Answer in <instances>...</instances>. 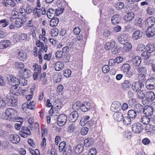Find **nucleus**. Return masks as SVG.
Returning a JSON list of instances; mask_svg holds the SVG:
<instances>
[{
    "instance_id": "f257e3e1",
    "label": "nucleus",
    "mask_w": 155,
    "mask_h": 155,
    "mask_svg": "<svg viewBox=\"0 0 155 155\" xmlns=\"http://www.w3.org/2000/svg\"><path fill=\"white\" fill-rule=\"evenodd\" d=\"M59 150L60 152H63V155H71L72 153V147L70 145L66 144L65 141L61 142L59 145Z\"/></svg>"
},
{
    "instance_id": "f03ea898",
    "label": "nucleus",
    "mask_w": 155,
    "mask_h": 155,
    "mask_svg": "<svg viewBox=\"0 0 155 155\" xmlns=\"http://www.w3.org/2000/svg\"><path fill=\"white\" fill-rule=\"evenodd\" d=\"M5 114L8 118L12 120L18 117V112L12 108H7L5 110Z\"/></svg>"
},
{
    "instance_id": "7ed1b4c3",
    "label": "nucleus",
    "mask_w": 155,
    "mask_h": 155,
    "mask_svg": "<svg viewBox=\"0 0 155 155\" xmlns=\"http://www.w3.org/2000/svg\"><path fill=\"white\" fill-rule=\"evenodd\" d=\"M46 13L45 9L44 7L38 8L35 7L33 8V14L35 18L41 17V15H45Z\"/></svg>"
},
{
    "instance_id": "20e7f679",
    "label": "nucleus",
    "mask_w": 155,
    "mask_h": 155,
    "mask_svg": "<svg viewBox=\"0 0 155 155\" xmlns=\"http://www.w3.org/2000/svg\"><path fill=\"white\" fill-rule=\"evenodd\" d=\"M7 81L8 83L12 86H18L19 80L18 78L13 76L12 75H7Z\"/></svg>"
},
{
    "instance_id": "39448f33",
    "label": "nucleus",
    "mask_w": 155,
    "mask_h": 155,
    "mask_svg": "<svg viewBox=\"0 0 155 155\" xmlns=\"http://www.w3.org/2000/svg\"><path fill=\"white\" fill-rule=\"evenodd\" d=\"M132 129L134 133L139 134L143 131V127L141 123L137 122L132 125Z\"/></svg>"
},
{
    "instance_id": "423d86ee",
    "label": "nucleus",
    "mask_w": 155,
    "mask_h": 155,
    "mask_svg": "<svg viewBox=\"0 0 155 155\" xmlns=\"http://www.w3.org/2000/svg\"><path fill=\"white\" fill-rule=\"evenodd\" d=\"M63 0H58L56 2V5L58 8L56 9L55 15L58 16L62 13L64 8L63 5Z\"/></svg>"
},
{
    "instance_id": "0eeeda50",
    "label": "nucleus",
    "mask_w": 155,
    "mask_h": 155,
    "mask_svg": "<svg viewBox=\"0 0 155 155\" xmlns=\"http://www.w3.org/2000/svg\"><path fill=\"white\" fill-rule=\"evenodd\" d=\"M67 119L68 118L66 114H60L57 118V123L58 125L60 127L64 126L65 124Z\"/></svg>"
},
{
    "instance_id": "6e6552de",
    "label": "nucleus",
    "mask_w": 155,
    "mask_h": 155,
    "mask_svg": "<svg viewBox=\"0 0 155 155\" xmlns=\"http://www.w3.org/2000/svg\"><path fill=\"white\" fill-rule=\"evenodd\" d=\"M144 86L143 83L140 81L134 82L132 85V88L135 92L140 91L143 92V91L141 90V89Z\"/></svg>"
},
{
    "instance_id": "1a4fd4ad",
    "label": "nucleus",
    "mask_w": 155,
    "mask_h": 155,
    "mask_svg": "<svg viewBox=\"0 0 155 155\" xmlns=\"http://www.w3.org/2000/svg\"><path fill=\"white\" fill-rule=\"evenodd\" d=\"M122 108V105L118 101L113 102L110 107V110L113 112H119Z\"/></svg>"
},
{
    "instance_id": "9d476101",
    "label": "nucleus",
    "mask_w": 155,
    "mask_h": 155,
    "mask_svg": "<svg viewBox=\"0 0 155 155\" xmlns=\"http://www.w3.org/2000/svg\"><path fill=\"white\" fill-rule=\"evenodd\" d=\"M146 86L150 90L155 88V78H150L147 79L146 82Z\"/></svg>"
},
{
    "instance_id": "9b49d317",
    "label": "nucleus",
    "mask_w": 155,
    "mask_h": 155,
    "mask_svg": "<svg viewBox=\"0 0 155 155\" xmlns=\"http://www.w3.org/2000/svg\"><path fill=\"white\" fill-rule=\"evenodd\" d=\"M33 7L30 5L28 4L27 5L25 8H22L20 13L22 15L25 16V14L29 15L33 12Z\"/></svg>"
},
{
    "instance_id": "f8f14e48",
    "label": "nucleus",
    "mask_w": 155,
    "mask_h": 155,
    "mask_svg": "<svg viewBox=\"0 0 155 155\" xmlns=\"http://www.w3.org/2000/svg\"><path fill=\"white\" fill-rule=\"evenodd\" d=\"M79 117L78 113L76 111L72 112L68 117L69 121L71 122H75Z\"/></svg>"
},
{
    "instance_id": "ddd939ff",
    "label": "nucleus",
    "mask_w": 155,
    "mask_h": 155,
    "mask_svg": "<svg viewBox=\"0 0 155 155\" xmlns=\"http://www.w3.org/2000/svg\"><path fill=\"white\" fill-rule=\"evenodd\" d=\"M92 108V106L90 103L85 101L81 104V111L83 112H86L90 110Z\"/></svg>"
},
{
    "instance_id": "4468645a",
    "label": "nucleus",
    "mask_w": 155,
    "mask_h": 155,
    "mask_svg": "<svg viewBox=\"0 0 155 155\" xmlns=\"http://www.w3.org/2000/svg\"><path fill=\"white\" fill-rule=\"evenodd\" d=\"M128 35L123 33L120 35L118 37V41L121 44H124L126 42L128 41Z\"/></svg>"
},
{
    "instance_id": "2eb2a0df",
    "label": "nucleus",
    "mask_w": 155,
    "mask_h": 155,
    "mask_svg": "<svg viewBox=\"0 0 155 155\" xmlns=\"http://www.w3.org/2000/svg\"><path fill=\"white\" fill-rule=\"evenodd\" d=\"M141 59L140 57L139 56H136L134 57L132 61V63L133 67H135V68H138L140 66V65L141 62Z\"/></svg>"
},
{
    "instance_id": "dca6fc26",
    "label": "nucleus",
    "mask_w": 155,
    "mask_h": 155,
    "mask_svg": "<svg viewBox=\"0 0 155 155\" xmlns=\"http://www.w3.org/2000/svg\"><path fill=\"white\" fill-rule=\"evenodd\" d=\"M155 24V18L153 16L148 18L146 20L145 25L148 27H152Z\"/></svg>"
},
{
    "instance_id": "f3484780",
    "label": "nucleus",
    "mask_w": 155,
    "mask_h": 155,
    "mask_svg": "<svg viewBox=\"0 0 155 155\" xmlns=\"http://www.w3.org/2000/svg\"><path fill=\"white\" fill-rule=\"evenodd\" d=\"M143 112L146 116H150L153 114V110L150 106H145L143 109Z\"/></svg>"
},
{
    "instance_id": "a211bd4d",
    "label": "nucleus",
    "mask_w": 155,
    "mask_h": 155,
    "mask_svg": "<svg viewBox=\"0 0 155 155\" xmlns=\"http://www.w3.org/2000/svg\"><path fill=\"white\" fill-rule=\"evenodd\" d=\"M155 98V95L153 91H150L147 92L145 98L148 102L152 101Z\"/></svg>"
},
{
    "instance_id": "6ab92c4d",
    "label": "nucleus",
    "mask_w": 155,
    "mask_h": 155,
    "mask_svg": "<svg viewBox=\"0 0 155 155\" xmlns=\"http://www.w3.org/2000/svg\"><path fill=\"white\" fill-rule=\"evenodd\" d=\"M94 143V140L92 138L89 137L86 139L84 140V144L86 147H90L92 146Z\"/></svg>"
},
{
    "instance_id": "aec40b11",
    "label": "nucleus",
    "mask_w": 155,
    "mask_h": 155,
    "mask_svg": "<svg viewBox=\"0 0 155 155\" xmlns=\"http://www.w3.org/2000/svg\"><path fill=\"white\" fill-rule=\"evenodd\" d=\"M11 45V43L8 40H4L0 42V49H3L7 48Z\"/></svg>"
},
{
    "instance_id": "412c9836",
    "label": "nucleus",
    "mask_w": 155,
    "mask_h": 155,
    "mask_svg": "<svg viewBox=\"0 0 155 155\" xmlns=\"http://www.w3.org/2000/svg\"><path fill=\"white\" fill-rule=\"evenodd\" d=\"M146 35L149 37H151L155 34V28L152 27H149L146 31Z\"/></svg>"
},
{
    "instance_id": "4be33fe9",
    "label": "nucleus",
    "mask_w": 155,
    "mask_h": 155,
    "mask_svg": "<svg viewBox=\"0 0 155 155\" xmlns=\"http://www.w3.org/2000/svg\"><path fill=\"white\" fill-rule=\"evenodd\" d=\"M131 85L130 81L128 80H125L122 84L121 87L124 90H127L129 89Z\"/></svg>"
},
{
    "instance_id": "5701e85b",
    "label": "nucleus",
    "mask_w": 155,
    "mask_h": 155,
    "mask_svg": "<svg viewBox=\"0 0 155 155\" xmlns=\"http://www.w3.org/2000/svg\"><path fill=\"white\" fill-rule=\"evenodd\" d=\"M115 46V42L113 40H111L107 42L104 46L106 50H109L114 48Z\"/></svg>"
},
{
    "instance_id": "b1692460",
    "label": "nucleus",
    "mask_w": 155,
    "mask_h": 155,
    "mask_svg": "<svg viewBox=\"0 0 155 155\" xmlns=\"http://www.w3.org/2000/svg\"><path fill=\"white\" fill-rule=\"evenodd\" d=\"M113 116L114 119L119 122L121 121L124 117L123 114L120 112H115Z\"/></svg>"
},
{
    "instance_id": "393cba45",
    "label": "nucleus",
    "mask_w": 155,
    "mask_h": 155,
    "mask_svg": "<svg viewBox=\"0 0 155 155\" xmlns=\"http://www.w3.org/2000/svg\"><path fill=\"white\" fill-rule=\"evenodd\" d=\"M11 141L13 143H18L20 140V137L16 134H12L10 136Z\"/></svg>"
},
{
    "instance_id": "a878e982",
    "label": "nucleus",
    "mask_w": 155,
    "mask_h": 155,
    "mask_svg": "<svg viewBox=\"0 0 155 155\" xmlns=\"http://www.w3.org/2000/svg\"><path fill=\"white\" fill-rule=\"evenodd\" d=\"M120 17L119 15H114L111 18V21L112 23L114 25L118 24L120 21Z\"/></svg>"
},
{
    "instance_id": "bb28decb",
    "label": "nucleus",
    "mask_w": 155,
    "mask_h": 155,
    "mask_svg": "<svg viewBox=\"0 0 155 155\" xmlns=\"http://www.w3.org/2000/svg\"><path fill=\"white\" fill-rule=\"evenodd\" d=\"M18 57L21 60L24 61L27 59L28 56L27 53L22 51L18 52Z\"/></svg>"
},
{
    "instance_id": "cd10ccee",
    "label": "nucleus",
    "mask_w": 155,
    "mask_h": 155,
    "mask_svg": "<svg viewBox=\"0 0 155 155\" xmlns=\"http://www.w3.org/2000/svg\"><path fill=\"white\" fill-rule=\"evenodd\" d=\"M142 32L140 30H137L133 34L132 38L135 40L140 39L142 36Z\"/></svg>"
},
{
    "instance_id": "c85d7f7f",
    "label": "nucleus",
    "mask_w": 155,
    "mask_h": 155,
    "mask_svg": "<svg viewBox=\"0 0 155 155\" xmlns=\"http://www.w3.org/2000/svg\"><path fill=\"white\" fill-rule=\"evenodd\" d=\"M84 149V146L82 144H79L74 149L75 153L78 154L81 153Z\"/></svg>"
},
{
    "instance_id": "c756f323",
    "label": "nucleus",
    "mask_w": 155,
    "mask_h": 155,
    "mask_svg": "<svg viewBox=\"0 0 155 155\" xmlns=\"http://www.w3.org/2000/svg\"><path fill=\"white\" fill-rule=\"evenodd\" d=\"M134 13L131 12L127 13L125 16V19L127 21H130L134 18Z\"/></svg>"
},
{
    "instance_id": "7c9ffc66",
    "label": "nucleus",
    "mask_w": 155,
    "mask_h": 155,
    "mask_svg": "<svg viewBox=\"0 0 155 155\" xmlns=\"http://www.w3.org/2000/svg\"><path fill=\"white\" fill-rule=\"evenodd\" d=\"M56 12V11L53 8H49L47 11V16L48 18L51 19L52 17H54L55 15Z\"/></svg>"
},
{
    "instance_id": "2f4dec72",
    "label": "nucleus",
    "mask_w": 155,
    "mask_h": 155,
    "mask_svg": "<svg viewBox=\"0 0 155 155\" xmlns=\"http://www.w3.org/2000/svg\"><path fill=\"white\" fill-rule=\"evenodd\" d=\"M155 12V7L152 5H149L146 10L147 14L150 15H153Z\"/></svg>"
},
{
    "instance_id": "473e14b6",
    "label": "nucleus",
    "mask_w": 155,
    "mask_h": 155,
    "mask_svg": "<svg viewBox=\"0 0 155 155\" xmlns=\"http://www.w3.org/2000/svg\"><path fill=\"white\" fill-rule=\"evenodd\" d=\"M143 106L139 104H136L134 107V110L136 111L137 114H141L143 113L142 110H143Z\"/></svg>"
},
{
    "instance_id": "72a5a7b5",
    "label": "nucleus",
    "mask_w": 155,
    "mask_h": 155,
    "mask_svg": "<svg viewBox=\"0 0 155 155\" xmlns=\"http://www.w3.org/2000/svg\"><path fill=\"white\" fill-rule=\"evenodd\" d=\"M64 67V63L62 61L57 62L54 65V68L56 71H60L62 70Z\"/></svg>"
},
{
    "instance_id": "f704fd0d",
    "label": "nucleus",
    "mask_w": 155,
    "mask_h": 155,
    "mask_svg": "<svg viewBox=\"0 0 155 155\" xmlns=\"http://www.w3.org/2000/svg\"><path fill=\"white\" fill-rule=\"evenodd\" d=\"M90 118V117L89 116H83L81 120L80 124L82 126H84L87 123Z\"/></svg>"
},
{
    "instance_id": "c9c22d12",
    "label": "nucleus",
    "mask_w": 155,
    "mask_h": 155,
    "mask_svg": "<svg viewBox=\"0 0 155 155\" xmlns=\"http://www.w3.org/2000/svg\"><path fill=\"white\" fill-rule=\"evenodd\" d=\"M127 115L131 119L135 118L137 116V114L134 110L131 109L127 112Z\"/></svg>"
},
{
    "instance_id": "e433bc0d",
    "label": "nucleus",
    "mask_w": 155,
    "mask_h": 155,
    "mask_svg": "<svg viewBox=\"0 0 155 155\" xmlns=\"http://www.w3.org/2000/svg\"><path fill=\"white\" fill-rule=\"evenodd\" d=\"M59 21V19L57 17L52 18L50 21V25L52 27L56 26L58 25Z\"/></svg>"
},
{
    "instance_id": "4c0bfd02",
    "label": "nucleus",
    "mask_w": 155,
    "mask_h": 155,
    "mask_svg": "<svg viewBox=\"0 0 155 155\" xmlns=\"http://www.w3.org/2000/svg\"><path fill=\"white\" fill-rule=\"evenodd\" d=\"M130 64L126 63L123 64L121 67V70L124 73L128 71H130Z\"/></svg>"
},
{
    "instance_id": "58836bf2",
    "label": "nucleus",
    "mask_w": 155,
    "mask_h": 155,
    "mask_svg": "<svg viewBox=\"0 0 155 155\" xmlns=\"http://www.w3.org/2000/svg\"><path fill=\"white\" fill-rule=\"evenodd\" d=\"M155 50V47L153 44H148L146 47V50H147L151 53Z\"/></svg>"
},
{
    "instance_id": "ea45409f",
    "label": "nucleus",
    "mask_w": 155,
    "mask_h": 155,
    "mask_svg": "<svg viewBox=\"0 0 155 155\" xmlns=\"http://www.w3.org/2000/svg\"><path fill=\"white\" fill-rule=\"evenodd\" d=\"M19 78L18 80H19V84H21V86H25L27 84L28 81L26 80L25 78L24 77H18Z\"/></svg>"
},
{
    "instance_id": "a19ab883",
    "label": "nucleus",
    "mask_w": 155,
    "mask_h": 155,
    "mask_svg": "<svg viewBox=\"0 0 155 155\" xmlns=\"http://www.w3.org/2000/svg\"><path fill=\"white\" fill-rule=\"evenodd\" d=\"M123 49L127 51H129L132 48L131 44L128 42H126L124 44Z\"/></svg>"
},
{
    "instance_id": "79ce46f5",
    "label": "nucleus",
    "mask_w": 155,
    "mask_h": 155,
    "mask_svg": "<svg viewBox=\"0 0 155 155\" xmlns=\"http://www.w3.org/2000/svg\"><path fill=\"white\" fill-rule=\"evenodd\" d=\"M19 134L22 137L26 138L27 137L28 135H31V132L30 130L27 131L20 130L19 131Z\"/></svg>"
},
{
    "instance_id": "37998d69",
    "label": "nucleus",
    "mask_w": 155,
    "mask_h": 155,
    "mask_svg": "<svg viewBox=\"0 0 155 155\" xmlns=\"http://www.w3.org/2000/svg\"><path fill=\"white\" fill-rule=\"evenodd\" d=\"M81 104L80 101L77 102L72 105V108L74 110H78L80 109L81 110Z\"/></svg>"
},
{
    "instance_id": "c03bdc74",
    "label": "nucleus",
    "mask_w": 155,
    "mask_h": 155,
    "mask_svg": "<svg viewBox=\"0 0 155 155\" xmlns=\"http://www.w3.org/2000/svg\"><path fill=\"white\" fill-rule=\"evenodd\" d=\"M151 53L147 50L143 52L141 54V56L143 57V58L145 59H147L151 56Z\"/></svg>"
},
{
    "instance_id": "a18cd8bd",
    "label": "nucleus",
    "mask_w": 155,
    "mask_h": 155,
    "mask_svg": "<svg viewBox=\"0 0 155 155\" xmlns=\"http://www.w3.org/2000/svg\"><path fill=\"white\" fill-rule=\"evenodd\" d=\"M31 72L28 69H24L23 70V77L25 78H27L31 76Z\"/></svg>"
},
{
    "instance_id": "49530a36",
    "label": "nucleus",
    "mask_w": 155,
    "mask_h": 155,
    "mask_svg": "<svg viewBox=\"0 0 155 155\" xmlns=\"http://www.w3.org/2000/svg\"><path fill=\"white\" fill-rule=\"evenodd\" d=\"M140 66H139L138 68H135L137 69V72L139 74L141 73L142 74H147V70L146 68L143 67H140Z\"/></svg>"
},
{
    "instance_id": "de8ad7c7",
    "label": "nucleus",
    "mask_w": 155,
    "mask_h": 155,
    "mask_svg": "<svg viewBox=\"0 0 155 155\" xmlns=\"http://www.w3.org/2000/svg\"><path fill=\"white\" fill-rule=\"evenodd\" d=\"M141 120L142 123L145 124L147 125L150 121V120L149 117L146 116H144L143 117H142Z\"/></svg>"
},
{
    "instance_id": "09e8293b",
    "label": "nucleus",
    "mask_w": 155,
    "mask_h": 155,
    "mask_svg": "<svg viewBox=\"0 0 155 155\" xmlns=\"http://www.w3.org/2000/svg\"><path fill=\"white\" fill-rule=\"evenodd\" d=\"M123 122L125 124L128 125H130L131 123V118L129 116L123 117Z\"/></svg>"
},
{
    "instance_id": "8fccbe9b",
    "label": "nucleus",
    "mask_w": 155,
    "mask_h": 155,
    "mask_svg": "<svg viewBox=\"0 0 155 155\" xmlns=\"http://www.w3.org/2000/svg\"><path fill=\"white\" fill-rule=\"evenodd\" d=\"M14 22L16 26V27L19 28L23 25V22L21 21L20 18H18L15 20Z\"/></svg>"
},
{
    "instance_id": "3c124183",
    "label": "nucleus",
    "mask_w": 155,
    "mask_h": 155,
    "mask_svg": "<svg viewBox=\"0 0 155 155\" xmlns=\"http://www.w3.org/2000/svg\"><path fill=\"white\" fill-rule=\"evenodd\" d=\"M9 24L8 20L6 19H4L0 20V24L2 25V27L7 26Z\"/></svg>"
},
{
    "instance_id": "603ef678",
    "label": "nucleus",
    "mask_w": 155,
    "mask_h": 155,
    "mask_svg": "<svg viewBox=\"0 0 155 155\" xmlns=\"http://www.w3.org/2000/svg\"><path fill=\"white\" fill-rule=\"evenodd\" d=\"M14 65L15 67L18 69H22L25 66L24 64L22 62H15Z\"/></svg>"
},
{
    "instance_id": "864d4df0",
    "label": "nucleus",
    "mask_w": 155,
    "mask_h": 155,
    "mask_svg": "<svg viewBox=\"0 0 155 155\" xmlns=\"http://www.w3.org/2000/svg\"><path fill=\"white\" fill-rule=\"evenodd\" d=\"M124 6V3L121 2H117L115 5V7L117 10H120L122 9Z\"/></svg>"
},
{
    "instance_id": "5fc2aeb1",
    "label": "nucleus",
    "mask_w": 155,
    "mask_h": 155,
    "mask_svg": "<svg viewBox=\"0 0 155 155\" xmlns=\"http://www.w3.org/2000/svg\"><path fill=\"white\" fill-rule=\"evenodd\" d=\"M19 118L21 119V120H20L19 123L16 124L15 126V129L17 130H19L20 129L23 121V118Z\"/></svg>"
},
{
    "instance_id": "6e6d98bb",
    "label": "nucleus",
    "mask_w": 155,
    "mask_h": 155,
    "mask_svg": "<svg viewBox=\"0 0 155 155\" xmlns=\"http://www.w3.org/2000/svg\"><path fill=\"white\" fill-rule=\"evenodd\" d=\"M71 71L69 69H66L63 71V74L64 76L67 78L71 76Z\"/></svg>"
},
{
    "instance_id": "4d7b16f0",
    "label": "nucleus",
    "mask_w": 155,
    "mask_h": 155,
    "mask_svg": "<svg viewBox=\"0 0 155 155\" xmlns=\"http://www.w3.org/2000/svg\"><path fill=\"white\" fill-rule=\"evenodd\" d=\"M146 74H139L138 76V79L139 81H140V82H143L145 81L146 79Z\"/></svg>"
},
{
    "instance_id": "13d9d810",
    "label": "nucleus",
    "mask_w": 155,
    "mask_h": 155,
    "mask_svg": "<svg viewBox=\"0 0 155 155\" xmlns=\"http://www.w3.org/2000/svg\"><path fill=\"white\" fill-rule=\"evenodd\" d=\"M88 131V128L86 127H84L81 128V134L83 135H85L86 134Z\"/></svg>"
},
{
    "instance_id": "bf43d9fd",
    "label": "nucleus",
    "mask_w": 155,
    "mask_h": 155,
    "mask_svg": "<svg viewBox=\"0 0 155 155\" xmlns=\"http://www.w3.org/2000/svg\"><path fill=\"white\" fill-rule=\"evenodd\" d=\"M33 67L35 70H37L38 72V73H40L41 70L40 65H38V64H35L33 65Z\"/></svg>"
},
{
    "instance_id": "052dcab7",
    "label": "nucleus",
    "mask_w": 155,
    "mask_h": 155,
    "mask_svg": "<svg viewBox=\"0 0 155 155\" xmlns=\"http://www.w3.org/2000/svg\"><path fill=\"white\" fill-rule=\"evenodd\" d=\"M18 86H13L10 88V92L12 94L15 95Z\"/></svg>"
},
{
    "instance_id": "680f3d73",
    "label": "nucleus",
    "mask_w": 155,
    "mask_h": 155,
    "mask_svg": "<svg viewBox=\"0 0 155 155\" xmlns=\"http://www.w3.org/2000/svg\"><path fill=\"white\" fill-rule=\"evenodd\" d=\"M5 101L3 100V98L0 96V108H2L6 106Z\"/></svg>"
},
{
    "instance_id": "e2e57ef3",
    "label": "nucleus",
    "mask_w": 155,
    "mask_h": 155,
    "mask_svg": "<svg viewBox=\"0 0 155 155\" xmlns=\"http://www.w3.org/2000/svg\"><path fill=\"white\" fill-rule=\"evenodd\" d=\"M58 33V30L57 28L53 29L51 30V36H57Z\"/></svg>"
},
{
    "instance_id": "0e129e2a",
    "label": "nucleus",
    "mask_w": 155,
    "mask_h": 155,
    "mask_svg": "<svg viewBox=\"0 0 155 155\" xmlns=\"http://www.w3.org/2000/svg\"><path fill=\"white\" fill-rule=\"evenodd\" d=\"M97 154V150L95 148H92L89 151L88 155H96Z\"/></svg>"
},
{
    "instance_id": "69168bd1",
    "label": "nucleus",
    "mask_w": 155,
    "mask_h": 155,
    "mask_svg": "<svg viewBox=\"0 0 155 155\" xmlns=\"http://www.w3.org/2000/svg\"><path fill=\"white\" fill-rule=\"evenodd\" d=\"M63 52L61 51H58L55 53V56L57 58H61L63 55Z\"/></svg>"
},
{
    "instance_id": "338daca9",
    "label": "nucleus",
    "mask_w": 155,
    "mask_h": 155,
    "mask_svg": "<svg viewBox=\"0 0 155 155\" xmlns=\"http://www.w3.org/2000/svg\"><path fill=\"white\" fill-rule=\"evenodd\" d=\"M109 70V67L107 65H104L102 68V71L104 73H106L108 72Z\"/></svg>"
},
{
    "instance_id": "774afa93",
    "label": "nucleus",
    "mask_w": 155,
    "mask_h": 155,
    "mask_svg": "<svg viewBox=\"0 0 155 155\" xmlns=\"http://www.w3.org/2000/svg\"><path fill=\"white\" fill-rule=\"evenodd\" d=\"M68 131L70 132H73L75 130L74 124H71L67 128Z\"/></svg>"
}]
</instances>
